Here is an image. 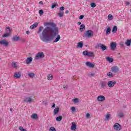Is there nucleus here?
I'll use <instances>...</instances> for the list:
<instances>
[{"label":"nucleus","mask_w":131,"mask_h":131,"mask_svg":"<svg viewBox=\"0 0 131 131\" xmlns=\"http://www.w3.org/2000/svg\"><path fill=\"white\" fill-rule=\"evenodd\" d=\"M126 46L127 47H130V43H131V39H127L125 42Z\"/></svg>","instance_id":"obj_18"},{"label":"nucleus","mask_w":131,"mask_h":131,"mask_svg":"<svg viewBox=\"0 0 131 131\" xmlns=\"http://www.w3.org/2000/svg\"><path fill=\"white\" fill-rule=\"evenodd\" d=\"M105 100V96L103 95H99L97 97V101H98V102H104Z\"/></svg>","instance_id":"obj_9"},{"label":"nucleus","mask_w":131,"mask_h":131,"mask_svg":"<svg viewBox=\"0 0 131 131\" xmlns=\"http://www.w3.org/2000/svg\"><path fill=\"white\" fill-rule=\"evenodd\" d=\"M49 131H56V129L54 127H51L49 129Z\"/></svg>","instance_id":"obj_41"},{"label":"nucleus","mask_w":131,"mask_h":131,"mask_svg":"<svg viewBox=\"0 0 131 131\" xmlns=\"http://www.w3.org/2000/svg\"><path fill=\"white\" fill-rule=\"evenodd\" d=\"M84 29H85V26H84L83 24L81 25L80 26L79 30L82 32Z\"/></svg>","instance_id":"obj_20"},{"label":"nucleus","mask_w":131,"mask_h":131,"mask_svg":"<svg viewBox=\"0 0 131 131\" xmlns=\"http://www.w3.org/2000/svg\"><path fill=\"white\" fill-rule=\"evenodd\" d=\"M112 72L114 73H116L119 71V69L117 67V66L113 67L111 68Z\"/></svg>","instance_id":"obj_11"},{"label":"nucleus","mask_w":131,"mask_h":131,"mask_svg":"<svg viewBox=\"0 0 131 131\" xmlns=\"http://www.w3.org/2000/svg\"><path fill=\"white\" fill-rule=\"evenodd\" d=\"M27 11H29V9H28L27 10Z\"/></svg>","instance_id":"obj_59"},{"label":"nucleus","mask_w":131,"mask_h":131,"mask_svg":"<svg viewBox=\"0 0 131 131\" xmlns=\"http://www.w3.org/2000/svg\"><path fill=\"white\" fill-rule=\"evenodd\" d=\"M28 76L30 78H33L35 76V74L34 73H29Z\"/></svg>","instance_id":"obj_24"},{"label":"nucleus","mask_w":131,"mask_h":131,"mask_svg":"<svg viewBox=\"0 0 131 131\" xmlns=\"http://www.w3.org/2000/svg\"><path fill=\"white\" fill-rule=\"evenodd\" d=\"M45 58V53L42 52H39L36 54L35 60H39V59H43Z\"/></svg>","instance_id":"obj_3"},{"label":"nucleus","mask_w":131,"mask_h":131,"mask_svg":"<svg viewBox=\"0 0 131 131\" xmlns=\"http://www.w3.org/2000/svg\"><path fill=\"white\" fill-rule=\"evenodd\" d=\"M68 13H69V11L66 10L65 12V14H68Z\"/></svg>","instance_id":"obj_54"},{"label":"nucleus","mask_w":131,"mask_h":131,"mask_svg":"<svg viewBox=\"0 0 131 131\" xmlns=\"http://www.w3.org/2000/svg\"><path fill=\"white\" fill-rule=\"evenodd\" d=\"M116 32H117V26H115L113 28L112 33L114 34V33H116Z\"/></svg>","instance_id":"obj_21"},{"label":"nucleus","mask_w":131,"mask_h":131,"mask_svg":"<svg viewBox=\"0 0 131 131\" xmlns=\"http://www.w3.org/2000/svg\"><path fill=\"white\" fill-rule=\"evenodd\" d=\"M118 117L121 118L124 116V114L122 112H120L118 115Z\"/></svg>","instance_id":"obj_30"},{"label":"nucleus","mask_w":131,"mask_h":131,"mask_svg":"<svg viewBox=\"0 0 131 131\" xmlns=\"http://www.w3.org/2000/svg\"><path fill=\"white\" fill-rule=\"evenodd\" d=\"M31 118H33V119H37L38 116H37V114H33L31 116Z\"/></svg>","instance_id":"obj_26"},{"label":"nucleus","mask_w":131,"mask_h":131,"mask_svg":"<svg viewBox=\"0 0 131 131\" xmlns=\"http://www.w3.org/2000/svg\"><path fill=\"white\" fill-rule=\"evenodd\" d=\"M72 125L71 126V130H75V129H76V124H75V122H73L72 123Z\"/></svg>","instance_id":"obj_16"},{"label":"nucleus","mask_w":131,"mask_h":131,"mask_svg":"<svg viewBox=\"0 0 131 131\" xmlns=\"http://www.w3.org/2000/svg\"><path fill=\"white\" fill-rule=\"evenodd\" d=\"M85 65L87 66V67H90V68H94L95 67V64L90 62H86L85 63Z\"/></svg>","instance_id":"obj_12"},{"label":"nucleus","mask_w":131,"mask_h":131,"mask_svg":"<svg viewBox=\"0 0 131 131\" xmlns=\"http://www.w3.org/2000/svg\"><path fill=\"white\" fill-rule=\"evenodd\" d=\"M20 37L18 36H14L12 38V41H18V40H20Z\"/></svg>","instance_id":"obj_14"},{"label":"nucleus","mask_w":131,"mask_h":131,"mask_svg":"<svg viewBox=\"0 0 131 131\" xmlns=\"http://www.w3.org/2000/svg\"><path fill=\"white\" fill-rule=\"evenodd\" d=\"M52 108H55L56 107V105L55 104V103H53V105L52 106Z\"/></svg>","instance_id":"obj_50"},{"label":"nucleus","mask_w":131,"mask_h":131,"mask_svg":"<svg viewBox=\"0 0 131 131\" xmlns=\"http://www.w3.org/2000/svg\"><path fill=\"white\" fill-rule=\"evenodd\" d=\"M60 11H64L65 10V7H64L63 6L60 7Z\"/></svg>","instance_id":"obj_46"},{"label":"nucleus","mask_w":131,"mask_h":131,"mask_svg":"<svg viewBox=\"0 0 131 131\" xmlns=\"http://www.w3.org/2000/svg\"><path fill=\"white\" fill-rule=\"evenodd\" d=\"M43 104L46 105V104H47V101H43Z\"/></svg>","instance_id":"obj_55"},{"label":"nucleus","mask_w":131,"mask_h":131,"mask_svg":"<svg viewBox=\"0 0 131 131\" xmlns=\"http://www.w3.org/2000/svg\"><path fill=\"white\" fill-rule=\"evenodd\" d=\"M84 36L85 37H88V38L92 37L93 36H94V31L91 30H87L84 33Z\"/></svg>","instance_id":"obj_2"},{"label":"nucleus","mask_w":131,"mask_h":131,"mask_svg":"<svg viewBox=\"0 0 131 131\" xmlns=\"http://www.w3.org/2000/svg\"><path fill=\"white\" fill-rule=\"evenodd\" d=\"M71 110L72 112H74V111H75L76 110V108L74 106H72V107H71Z\"/></svg>","instance_id":"obj_42"},{"label":"nucleus","mask_w":131,"mask_h":131,"mask_svg":"<svg viewBox=\"0 0 131 131\" xmlns=\"http://www.w3.org/2000/svg\"><path fill=\"white\" fill-rule=\"evenodd\" d=\"M24 102H25V103H29L30 104V103H32V102H33V99H32V97L31 96L27 97L24 99Z\"/></svg>","instance_id":"obj_5"},{"label":"nucleus","mask_w":131,"mask_h":131,"mask_svg":"<svg viewBox=\"0 0 131 131\" xmlns=\"http://www.w3.org/2000/svg\"><path fill=\"white\" fill-rule=\"evenodd\" d=\"M89 76H95V74H93V73L89 74Z\"/></svg>","instance_id":"obj_49"},{"label":"nucleus","mask_w":131,"mask_h":131,"mask_svg":"<svg viewBox=\"0 0 131 131\" xmlns=\"http://www.w3.org/2000/svg\"><path fill=\"white\" fill-rule=\"evenodd\" d=\"M116 84V81H110L107 82V85L109 88H113Z\"/></svg>","instance_id":"obj_8"},{"label":"nucleus","mask_w":131,"mask_h":131,"mask_svg":"<svg viewBox=\"0 0 131 131\" xmlns=\"http://www.w3.org/2000/svg\"><path fill=\"white\" fill-rule=\"evenodd\" d=\"M90 6L91 7V8H96V3H92L90 4Z\"/></svg>","instance_id":"obj_36"},{"label":"nucleus","mask_w":131,"mask_h":131,"mask_svg":"<svg viewBox=\"0 0 131 131\" xmlns=\"http://www.w3.org/2000/svg\"><path fill=\"white\" fill-rule=\"evenodd\" d=\"M111 32V28L108 27L106 31L105 34L106 35H109V34Z\"/></svg>","instance_id":"obj_23"},{"label":"nucleus","mask_w":131,"mask_h":131,"mask_svg":"<svg viewBox=\"0 0 131 131\" xmlns=\"http://www.w3.org/2000/svg\"><path fill=\"white\" fill-rule=\"evenodd\" d=\"M12 67L13 68H17V64L15 62H12Z\"/></svg>","instance_id":"obj_40"},{"label":"nucleus","mask_w":131,"mask_h":131,"mask_svg":"<svg viewBox=\"0 0 131 131\" xmlns=\"http://www.w3.org/2000/svg\"><path fill=\"white\" fill-rule=\"evenodd\" d=\"M106 119H107V120L109 119V118H110V114H107L106 116Z\"/></svg>","instance_id":"obj_45"},{"label":"nucleus","mask_w":131,"mask_h":131,"mask_svg":"<svg viewBox=\"0 0 131 131\" xmlns=\"http://www.w3.org/2000/svg\"><path fill=\"white\" fill-rule=\"evenodd\" d=\"M14 77L15 78H20L21 77V74H20L19 73H15L14 74Z\"/></svg>","instance_id":"obj_22"},{"label":"nucleus","mask_w":131,"mask_h":131,"mask_svg":"<svg viewBox=\"0 0 131 131\" xmlns=\"http://www.w3.org/2000/svg\"><path fill=\"white\" fill-rule=\"evenodd\" d=\"M120 46H121V47H123L124 46L123 42H122L120 43Z\"/></svg>","instance_id":"obj_53"},{"label":"nucleus","mask_w":131,"mask_h":131,"mask_svg":"<svg viewBox=\"0 0 131 131\" xmlns=\"http://www.w3.org/2000/svg\"><path fill=\"white\" fill-rule=\"evenodd\" d=\"M90 116H91V115L90 114V113H87L86 114V118H90Z\"/></svg>","instance_id":"obj_47"},{"label":"nucleus","mask_w":131,"mask_h":131,"mask_svg":"<svg viewBox=\"0 0 131 131\" xmlns=\"http://www.w3.org/2000/svg\"><path fill=\"white\" fill-rule=\"evenodd\" d=\"M116 46H117V44L116 43V42H112L111 43V50L112 51H114V50H115V49H116Z\"/></svg>","instance_id":"obj_10"},{"label":"nucleus","mask_w":131,"mask_h":131,"mask_svg":"<svg viewBox=\"0 0 131 131\" xmlns=\"http://www.w3.org/2000/svg\"><path fill=\"white\" fill-rule=\"evenodd\" d=\"M99 48H100L102 51H106L107 50V46L102 43L97 44L95 47V49H99Z\"/></svg>","instance_id":"obj_4"},{"label":"nucleus","mask_w":131,"mask_h":131,"mask_svg":"<svg viewBox=\"0 0 131 131\" xmlns=\"http://www.w3.org/2000/svg\"><path fill=\"white\" fill-rule=\"evenodd\" d=\"M126 5L127 6H129V5H130V4L129 2H126Z\"/></svg>","instance_id":"obj_52"},{"label":"nucleus","mask_w":131,"mask_h":131,"mask_svg":"<svg viewBox=\"0 0 131 131\" xmlns=\"http://www.w3.org/2000/svg\"><path fill=\"white\" fill-rule=\"evenodd\" d=\"M106 59L108 62H110V63H112V62H113V58H111L110 57H107Z\"/></svg>","instance_id":"obj_28"},{"label":"nucleus","mask_w":131,"mask_h":131,"mask_svg":"<svg viewBox=\"0 0 131 131\" xmlns=\"http://www.w3.org/2000/svg\"><path fill=\"white\" fill-rule=\"evenodd\" d=\"M39 5H43V2L42 1H40L39 2Z\"/></svg>","instance_id":"obj_51"},{"label":"nucleus","mask_w":131,"mask_h":131,"mask_svg":"<svg viewBox=\"0 0 131 131\" xmlns=\"http://www.w3.org/2000/svg\"><path fill=\"white\" fill-rule=\"evenodd\" d=\"M88 57H94V52L91 51L88 52Z\"/></svg>","instance_id":"obj_29"},{"label":"nucleus","mask_w":131,"mask_h":131,"mask_svg":"<svg viewBox=\"0 0 131 131\" xmlns=\"http://www.w3.org/2000/svg\"><path fill=\"white\" fill-rule=\"evenodd\" d=\"M44 25L47 27L43 29V27L40 26L37 32V33L39 34L42 31V33L39 34L42 41L50 42L56 37L53 42H58L61 39V36L59 35V28L53 22L45 23Z\"/></svg>","instance_id":"obj_1"},{"label":"nucleus","mask_w":131,"mask_h":131,"mask_svg":"<svg viewBox=\"0 0 131 131\" xmlns=\"http://www.w3.org/2000/svg\"><path fill=\"white\" fill-rule=\"evenodd\" d=\"M107 75L109 77H113V74L111 72H109L107 74Z\"/></svg>","instance_id":"obj_38"},{"label":"nucleus","mask_w":131,"mask_h":131,"mask_svg":"<svg viewBox=\"0 0 131 131\" xmlns=\"http://www.w3.org/2000/svg\"><path fill=\"white\" fill-rule=\"evenodd\" d=\"M64 89H66V87H63Z\"/></svg>","instance_id":"obj_60"},{"label":"nucleus","mask_w":131,"mask_h":131,"mask_svg":"<svg viewBox=\"0 0 131 131\" xmlns=\"http://www.w3.org/2000/svg\"><path fill=\"white\" fill-rule=\"evenodd\" d=\"M38 26V23H35L32 26L30 27V29H34V28H36Z\"/></svg>","instance_id":"obj_15"},{"label":"nucleus","mask_w":131,"mask_h":131,"mask_svg":"<svg viewBox=\"0 0 131 131\" xmlns=\"http://www.w3.org/2000/svg\"><path fill=\"white\" fill-rule=\"evenodd\" d=\"M57 16H58V17H60V18H62L64 16V12L62 11L58 13Z\"/></svg>","instance_id":"obj_27"},{"label":"nucleus","mask_w":131,"mask_h":131,"mask_svg":"<svg viewBox=\"0 0 131 131\" xmlns=\"http://www.w3.org/2000/svg\"><path fill=\"white\" fill-rule=\"evenodd\" d=\"M47 79H48V80H52V79H53V75L49 74L47 76Z\"/></svg>","instance_id":"obj_33"},{"label":"nucleus","mask_w":131,"mask_h":131,"mask_svg":"<svg viewBox=\"0 0 131 131\" xmlns=\"http://www.w3.org/2000/svg\"><path fill=\"white\" fill-rule=\"evenodd\" d=\"M0 45L2 46H4V47H8L9 46V42L7 41L6 39H3L0 41Z\"/></svg>","instance_id":"obj_6"},{"label":"nucleus","mask_w":131,"mask_h":131,"mask_svg":"<svg viewBox=\"0 0 131 131\" xmlns=\"http://www.w3.org/2000/svg\"><path fill=\"white\" fill-rule=\"evenodd\" d=\"M12 111H13V108H11L10 109V111H11V112H12Z\"/></svg>","instance_id":"obj_58"},{"label":"nucleus","mask_w":131,"mask_h":131,"mask_svg":"<svg viewBox=\"0 0 131 131\" xmlns=\"http://www.w3.org/2000/svg\"><path fill=\"white\" fill-rule=\"evenodd\" d=\"M108 19H109V20H113V15H112L111 14H109L108 15Z\"/></svg>","instance_id":"obj_37"},{"label":"nucleus","mask_w":131,"mask_h":131,"mask_svg":"<svg viewBox=\"0 0 131 131\" xmlns=\"http://www.w3.org/2000/svg\"><path fill=\"white\" fill-rule=\"evenodd\" d=\"M83 47V42L82 41H80L78 42V45L77 46V48H80V49H81V48H82Z\"/></svg>","instance_id":"obj_17"},{"label":"nucleus","mask_w":131,"mask_h":131,"mask_svg":"<svg viewBox=\"0 0 131 131\" xmlns=\"http://www.w3.org/2000/svg\"><path fill=\"white\" fill-rule=\"evenodd\" d=\"M77 24L78 25H80L81 24V22H78Z\"/></svg>","instance_id":"obj_56"},{"label":"nucleus","mask_w":131,"mask_h":131,"mask_svg":"<svg viewBox=\"0 0 131 131\" xmlns=\"http://www.w3.org/2000/svg\"><path fill=\"white\" fill-rule=\"evenodd\" d=\"M62 116H59V117H56L55 118V120H56V121H61V120H62Z\"/></svg>","instance_id":"obj_31"},{"label":"nucleus","mask_w":131,"mask_h":131,"mask_svg":"<svg viewBox=\"0 0 131 131\" xmlns=\"http://www.w3.org/2000/svg\"><path fill=\"white\" fill-rule=\"evenodd\" d=\"M114 128L115 130H121V126L118 123H116L114 125Z\"/></svg>","instance_id":"obj_7"},{"label":"nucleus","mask_w":131,"mask_h":131,"mask_svg":"<svg viewBox=\"0 0 131 131\" xmlns=\"http://www.w3.org/2000/svg\"><path fill=\"white\" fill-rule=\"evenodd\" d=\"M88 53L89 51H88V50H85L82 52V54L83 55V56H87L88 57Z\"/></svg>","instance_id":"obj_34"},{"label":"nucleus","mask_w":131,"mask_h":131,"mask_svg":"<svg viewBox=\"0 0 131 131\" xmlns=\"http://www.w3.org/2000/svg\"><path fill=\"white\" fill-rule=\"evenodd\" d=\"M59 110H60V108L56 107L54 110V115H56V114H58V113H59Z\"/></svg>","instance_id":"obj_19"},{"label":"nucleus","mask_w":131,"mask_h":131,"mask_svg":"<svg viewBox=\"0 0 131 131\" xmlns=\"http://www.w3.org/2000/svg\"><path fill=\"white\" fill-rule=\"evenodd\" d=\"M73 102H74L75 103H78L79 100L78 98H75L73 99Z\"/></svg>","instance_id":"obj_44"},{"label":"nucleus","mask_w":131,"mask_h":131,"mask_svg":"<svg viewBox=\"0 0 131 131\" xmlns=\"http://www.w3.org/2000/svg\"><path fill=\"white\" fill-rule=\"evenodd\" d=\"M6 31L7 32H8L9 33H11V32H12V29H11V28L7 27L6 28Z\"/></svg>","instance_id":"obj_32"},{"label":"nucleus","mask_w":131,"mask_h":131,"mask_svg":"<svg viewBox=\"0 0 131 131\" xmlns=\"http://www.w3.org/2000/svg\"><path fill=\"white\" fill-rule=\"evenodd\" d=\"M30 32L29 31H27V32H26V33H27V34H28V33H29Z\"/></svg>","instance_id":"obj_57"},{"label":"nucleus","mask_w":131,"mask_h":131,"mask_svg":"<svg viewBox=\"0 0 131 131\" xmlns=\"http://www.w3.org/2000/svg\"><path fill=\"white\" fill-rule=\"evenodd\" d=\"M55 7H56V3L53 4V5L51 6L52 9H55Z\"/></svg>","instance_id":"obj_48"},{"label":"nucleus","mask_w":131,"mask_h":131,"mask_svg":"<svg viewBox=\"0 0 131 131\" xmlns=\"http://www.w3.org/2000/svg\"><path fill=\"white\" fill-rule=\"evenodd\" d=\"M8 36H10V33H5V34L2 36V37H8Z\"/></svg>","instance_id":"obj_35"},{"label":"nucleus","mask_w":131,"mask_h":131,"mask_svg":"<svg viewBox=\"0 0 131 131\" xmlns=\"http://www.w3.org/2000/svg\"><path fill=\"white\" fill-rule=\"evenodd\" d=\"M84 18V15H81L79 17V19L80 20H82V19Z\"/></svg>","instance_id":"obj_43"},{"label":"nucleus","mask_w":131,"mask_h":131,"mask_svg":"<svg viewBox=\"0 0 131 131\" xmlns=\"http://www.w3.org/2000/svg\"><path fill=\"white\" fill-rule=\"evenodd\" d=\"M101 87L104 89L106 85H107V82L103 81L100 83Z\"/></svg>","instance_id":"obj_25"},{"label":"nucleus","mask_w":131,"mask_h":131,"mask_svg":"<svg viewBox=\"0 0 131 131\" xmlns=\"http://www.w3.org/2000/svg\"><path fill=\"white\" fill-rule=\"evenodd\" d=\"M32 57L29 56L27 57V59L26 60V64H30L31 62H32Z\"/></svg>","instance_id":"obj_13"},{"label":"nucleus","mask_w":131,"mask_h":131,"mask_svg":"<svg viewBox=\"0 0 131 131\" xmlns=\"http://www.w3.org/2000/svg\"><path fill=\"white\" fill-rule=\"evenodd\" d=\"M39 14L40 16H42V15H43V10H40L39 11Z\"/></svg>","instance_id":"obj_39"}]
</instances>
